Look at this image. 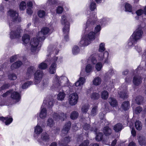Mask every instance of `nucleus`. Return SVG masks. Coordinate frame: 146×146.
Segmentation results:
<instances>
[{
    "label": "nucleus",
    "instance_id": "f257e3e1",
    "mask_svg": "<svg viewBox=\"0 0 146 146\" xmlns=\"http://www.w3.org/2000/svg\"><path fill=\"white\" fill-rule=\"evenodd\" d=\"M8 16L10 17L8 19V23L11 32L10 33V37L11 39L18 38L20 37L21 32L20 28L15 31L14 24L20 22L21 18L18 17V14L15 11L10 9L8 12Z\"/></svg>",
    "mask_w": 146,
    "mask_h": 146
},
{
    "label": "nucleus",
    "instance_id": "f03ea898",
    "mask_svg": "<svg viewBox=\"0 0 146 146\" xmlns=\"http://www.w3.org/2000/svg\"><path fill=\"white\" fill-rule=\"evenodd\" d=\"M90 23V21L88 20L87 21L86 24L84 25V27L86 26L84 34L82 35L79 44V46H88L90 43L91 40L95 39L94 34L91 31L90 32L89 30L90 28L91 29H92V23H90V25H89Z\"/></svg>",
    "mask_w": 146,
    "mask_h": 146
},
{
    "label": "nucleus",
    "instance_id": "7ed1b4c3",
    "mask_svg": "<svg viewBox=\"0 0 146 146\" xmlns=\"http://www.w3.org/2000/svg\"><path fill=\"white\" fill-rule=\"evenodd\" d=\"M62 57H54L51 60L48 58L45 62L39 64L38 65V68L40 69L44 70L47 68L48 64H51L49 71L50 74H54L56 72L57 64L62 62Z\"/></svg>",
    "mask_w": 146,
    "mask_h": 146
},
{
    "label": "nucleus",
    "instance_id": "20e7f679",
    "mask_svg": "<svg viewBox=\"0 0 146 146\" xmlns=\"http://www.w3.org/2000/svg\"><path fill=\"white\" fill-rule=\"evenodd\" d=\"M71 84L66 76H62L59 77L55 75L52 81V87L56 90H59L63 87L70 86Z\"/></svg>",
    "mask_w": 146,
    "mask_h": 146
},
{
    "label": "nucleus",
    "instance_id": "39448f33",
    "mask_svg": "<svg viewBox=\"0 0 146 146\" xmlns=\"http://www.w3.org/2000/svg\"><path fill=\"white\" fill-rule=\"evenodd\" d=\"M143 32L142 27L139 25L137 29L133 33L128 40L127 46L129 48L132 47L142 37Z\"/></svg>",
    "mask_w": 146,
    "mask_h": 146
},
{
    "label": "nucleus",
    "instance_id": "423d86ee",
    "mask_svg": "<svg viewBox=\"0 0 146 146\" xmlns=\"http://www.w3.org/2000/svg\"><path fill=\"white\" fill-rule=\"evenodd\" d=\"M71 18L70 15L66 14L62 16L61 21V24L64 25L63 31L64 35V38L67 41L69 39L68 34L69 31L70 25L69 22L71 21Z\"/></svg>",
    "mask_w": 146,
    "mask_h": 146
},
{
    "label": "nucleus",
    "instance_id": "0eeeda50",
    "mask_svg": "<svg viewBox=\"0 0 146 146\" xmlns=\"http://www.w3.org/2000/svg\"><path fill=\"white\" fill-rule=\"evenodd\" d=\"M42 36L40 37V36H37L36 38H33L31 39L30 43L31 46V49L32 52H34L40 50V48L37 47L39 42L42 41L45 39V37Z\"/></svg>",
    "mask_w": 146,
    "mask_h": 146
},
{
    "label": "nucleus",
    "instance_id": "6e6552de",
    "mask_svg": "<svg viewBox=\"0 0 146 146\" xmlns=\"http://www.w3.org/2000/svg\"><path fill=\"white\" fill-rule=\"evenodd\" d=\"M105 50V44L104 43H101L99 45V51L101 53L98 55V60L99 61H102L104 58L105 59L104 63H108V58L109 54L108 52L107 51H105L104 53H102Z\"/></svg>",
    "mask_w": 146,
    "mask_h": 146
},
{
    "label": "nucleus",
    "instance_id": "1a4fd4ad",
    "mask_svg": "<svg viewBox=\"0 0 146 146\" xmlns=\"http://www.w3.org/2000/svg\"><path fill=\"white\" fill-rule=\"evenodd\" d=\"M96 13H95L94 15H92L91 16L90 15H89L88 16V17L89 18L88 19V20L87 21L89 20L90 21V23H89V25H90V23H92V29H90V28L89 29V31H90H90H91L94 34V36H95V35H96V33H98V34H100V31L101 30V27L100 26V24H99L98 25H97L95 27V29H94V31L95 33H94L92 31V30L93 29V25H94V24L96 23V19L97 18V16L96 15Z\"/></svg>",
    "mask_w": 146,
    "mask_h": 146
},
{
    "label": "nucleus",
    "instance_id": "9d476101",
    "mask_svg": "<svg viewBox=\"0 0 146 146\" xmlns=\"http://www.w3.org/2000/svg\"><path fill=\"white\" fill-rule=\"evenodd\" d=\"M44 75V74L42 71L39 70H37L34 75V84L35 85L39 84L42 80Z\"/></svg>",
    "mask_w": 146,
    "mask_h": 146
},
{
    "label": "nucleus",
    "instance_id": "9b49d317",
    "mask_svg": "<svg viewBox=\"0 0 146 146\" xmlns=\"http://www.w3.org/2000/svg\"><path fill=\"white\" fill-rule=\"evenodd\" d=\"M78 100V96L76 93L71 94L69 96L68 101L71 106H74L76 104Z\"/></svg>",
    "mask_w": 146,
    "mask_h": 146
},
{
    "label": "nucleus",
    "instance_id": "f8f14e48",
    "mask_svg": "<svg viewBox=\"0 0 146 146\" xmlns=\"http://www.w3.org/2000/svg\"><path fill=\"white\" fill-rule=\"evenodd\" d=\"M11 98L15 103H17L21 100V95L20 93L11 90Z\"/></svg>",
    "mask_w": 146,
    "mask_h": 146
},
{
    "label": "nucleus",
    "instance_id": "ddd939ff",
    "mask_svg": "<svg viewBox=\"0 0 146 146\" xmlns=\"http://www.w3.org/2000/svg\"><path fill=\"white\" fill-rule=\"evenodd\" d=\"M53 30V29H52V27L50 30L48 28L46 27H43L42 29L40 32L38 33L37 36H40V37H42V36L44 37V35L48 34H50L52 32Z\"/></svg>",
    "mask_w": 146,
    "mask_h": 146
},
{
    "label": "nucleus",
    "instance_id": "4468645a",
    "mask_svg": "<svg viewBox=\"0 0 146 146\" xmlns=\"http://www.w3.org/2000/svg\"><path fill=\"white\" fill-rule=\"evenodd\" d=\"M53 117L55 120L58 121L61 120L63 121L64 119L66 118V114L61 112H59L58 113H54L53 115Z\"/></svg>",
    "mask_w": 146,
    "mask_h": 146
},
{
    "label": "nucleus",
    "instance_id": "2eb2a0df",
    "mask_svg": "<svg viewBox=\"0 0 146 146\" xmlns=\"http://www.w3.org/2000/svg\"><path fill=\"white\" fill-rule=\"evenodd\" d=\"M85 82L86 79L82 77H80L79 78L78 80L73 84V87H79L80 88V91L82 89V87L81 86L83 85Z\"/></svg>",
    "mask_w": 146,
    "mask_h": 146
},
{
    "label": "nucleus",
    "instance_id": "dca6fc26",
    "mask_svg": "<svg viewBox=\"0 0 146 146\" xmlns=\"http://www.w3.org/2000/svg\"><path fill=\"white\" fill-rule=\"evenodd\" d=\"M57 1L56 0H48L44 7V8H51L56 7Z\"/></svg>",
    "mask_w": 146,
    "mask_h": 146
},
{
    "label": "nucleus",
    "instance_id": "f3484780",
    "mask_svg": "<svg viewBox=\"0 0 146 146\" xmlns=\"http://www.w3.org/2000/svg\"><path fill=\"white\" fill-rule=\"evenodd\" d=\"M71 123L70 121H68L66 123L64 126L62 131L61 135L63 136L64 135L67 134L70 128Z\"/></svg>",
    "mask_w": 146,
    "mask_h": 146
},
{
    "label": "nucleus",
    "instance_id": "a211bd4d",
    "mask_svg": "<svg viewBox=\"0 0 146 146\" xmlns=\"http://www.w3.org/2000/svg\"><path fill=\"white\" fill-rule=\"evenodd\" d=\"M35 70V68L33 66H30L26 74V80L29 79L32 76L34 71Z\"/></svg>",
    "mask_w": 146,
    "mask_h": 146
},
{
    "label": "nucleus",
    "instance_id": "6ab92c4d",
    "mask_svg": "<svg viewBox=\"0 0 146 146\" xmlns=\"http://www.w3.org/2000/svg\"><path fill=\"white\" fill-rule=\"evenodd\" d=\"M41 139L42 141L45 142L46 145L51 141L49 135L46 133H43L42 134Z\"/></svg>",
    "mask_w": 146,
    "mask_h": 146
},
{
    "label": "nucleus",
    "instance_id": "aec40b11",
    "mask_svg": "<svg viewBox=\"0 0 146 146\" xmlns=\"http://www.w3.org/2000/svg\"><path fill=\"white\" fill-rule=\"evenodd\" d=\"M48 99L46 98L44 100L43 103L42 104V106L45 108H49L52 107L53 106V102L52 100H49L48 103H47Z\"/></svg>",
    "mask_w": 146,
    "mask_h": 146
},
{
    "label": "nucleus",
    "instance_id": "412c9836",
    "mask_svg": "<svg viewBox=\"0 0 146 146\" xmlns=\"http://www.w3.org/2000/svg\"><path fill=\"white\" fill-rule=\"evenodd\" d=\"M47 115L46 108L42 106L41 108V111L39 113V117L41 119H45Z\"/></svg>",
    "mask_w": 146,
    "mask_h": 146
},
{
    "label": "nucleus",
    "instance_id": "4be33fe9",
    "mask_svg": "<svg viewBox=\"0 0 146 146\" xmlns=\"http://www.w3.org/2000/svg\"><path fill=\"white\" fill-rule=\"evenodd\" d=\"M43 131L42 127L38 123L37 125L34 127V135H39Z\"/></svg>",
    "mask_w": 146,
    "mask_h": 146
},
{
    "label": "nucleus",
    "instance_id": "5701e85b",
    "mask_svg": "<svg viewBox=\"0 0 146 146\" xmlns=\"http://www.w3.org/2000/svg\"><path fill=\"white\" fill-rule=\"evenodd\" d=\"M125 89H123L122 92L120 91V89L118 90V93L119 94L120 97L122 98H124L127 97V86H126L124 88Z\"/></svg>",
    "mask_w": 146,
    "mask_h": 146
},
{
    "label": "nucleus",
    "instance_id": "b1692460",
    "mask_svg": "<svg viewBox=\"0 0 146 146\" xmlns=\"http://www.w3.org/2000/svg\"><path fill=\"white\" fill-rule=\"evenodd\" d=\"M109 21L110 19L109 18L106 17H103L98 21V23L101 25L102 26H104L108 24Z\"/></svg>",
    "mask_w": 146,
    "mask_h": 146
},
{
    "label": "nucleus",
    "instance_id": "393cba45",
    "mask_svg": "<svg viewBox=\"0 0 146 146\" xmlns=\"http://www.w3.org/2000/svg\"><path fill=\"white\" fill-rule=\"evenodd\" d=\"M23 63L21 61H18L13 64L11 66V69L12 70L17 68L19 67Z\"/></svg>",
    "mask_w": 146,
    "mask_h": 146
},
{
    "label": "nucleus",
    "instance_id": "a878e982",
    "mask_svg": "<svg viewBox=\"0 0 146 146\" xmlns=\"http://www.w3.org/2000/svg\"><path fill=\"white\" fill-rule=\"evenodd\" d=\"M94 66L90 64H88L86 66L85 70L87 73H90L93 70Z\"/></svg>",
    "mask_w": 146,
    "mask_h": 146
},
{
    "label": "nucleus",
    "instance_id": "bb28decb",
    "mask_svg": "<svg viewBox=\"0 0 146 146\" xmlns=\"http://www.w3.org/2000/svg\"><path fill=\"white\" fill-rule=\"evenodd\" d=\"M138 139L140 145L146 146V139L144 137L139 136Z\"/></svg>",
    "mask_w": 146,
    "mask_h": 146
},
{
    "label": "nucleus",
    "instance_id": "cd10ccee",
    "mask_svg": "<svg viewBox=\"0 0 146 146\" xmlns=\"http://www.w3.org/2000/svg\"><path fill=\"white\" fill-rule=\"evenodd\" d=\"M30 37L27 34H24L22 38V40L23 43L24 44H26L29 42Z\"/></svg>",
    "mask_w": 146,
    "mask_h": 146
},
{
    "label": "nucleus",
    "instance_id": "c85d7f7f",
    "mask_svg": "<svg viewBox=\"0 0 146 146\" xmlns=\"http://www.w3.org/2000/svg\"><path fill=\"white\" fill-rule=\"evenodd\" d=\"M97 129L96 130V132H94L96 134L95 139L97 141H100L102 140L103 138V135L102 133L99 132L97 133Z\"/></svg>",
    "mask_w": 146,
    "mask_h": 146
},
{
    "label": "nucleus",
    "instance_id": "c756f323",
    "mask_svg": "<svg viewBox=\"0 0 146 146\" xmlns=\"http://www.w3.org/2000/svg\"><path fill=\"white\" fill-rule=\"evenodd\" d=\"M90 1L89 8L90 10L93 11L96 10V5L95 2L92 1V0H90Z\"/></svg>",
    "mask_w": 146,
    "mask_h": 146
},
{
    "label": "nucleus",
    "instance_id": "7c9ffc66",
    "mask_svg": "<svg viewBox=\"0 0 146 146\" xmlns=\"http://www.w3.org/2000/svg\"><path fill=\"white\" fill-rule=\"evenodd\" d=\"M108 102L110 105L112 107H116L117 105V102L116 100L114 98H109L108 99Z\"/></svg>",
    "mask_w": 146,
    "mask_h": 146
},
{
    "label": "nucleus",
    "instance_id": "2f4dec72",
    "mask_svg": "<svg viewBox=\"0 0 146 146\" xmlns=\"http://www.w3.org/2000/svg\"><path fill=\"white\" fill-rule=\"evenodd\" d=\"M123 125L120 123H118L115 125L113 127V129L116 132L120 131L122 129Z\"/></svg>",
    "mask_w": 146,
    "mask_h": 146
},
{
    "label": "nucleus",
    "instance_id": "473e14b6",
    "mask_svg": "<svg viewBox=\"0 0 146 146\" xmlns=\"http://www.w3.org/2000/svg\"><path fill=\"white\" fill-rule=\"evenodd\" d=\"M129 107V103L128 101H125L123 102L121 106V108L124 110H128Z\"/></svg>",
    "mask_w": 146,
    "mask_h": 146
},
{
    "label": "nucleus",
    "instance_id": "72a5a7b5",
    "mask_svg": "<svg viewBox=\"0 0 146 146\" xmlns=\"http://www.w3.org/2000/svg\"><path fill=\"white\" fill-rule=\"evenodd\" d=\"M103 131L104 135L106 136L109 135L112 132L111 129L108 127H104Z\"/></svg>",
    "mask_w": 146,
    "mask_h": 146
},
{
    "label": "nucleus",
    "instance_id": "f704fd0d",
    "mask_svg": "<svg viewBox=\"0 0 146 146\" xmlns=\"http://www.w3.org/2000/svg\"><path fill=\"white\" fill-rule=\"evenodd\" d=\"M71 138L69 136H67L61 139V141L59 143H68L71 141Z\"/></svg>",
    "mask_w": 146,
    "mask_h": 146
},
{
    "label": "nucleus",
    "instance_id": "c9c22d12",
    "mask_svg": "<svg viewBox=\"0 0 146 146\" xmlns=\"http://www.w3.org/2000/svg\"><path fill=\"white\" fill-rule=\"evenodd\" d=\"M83 128L85 130H87L90 129L91 131H94V132H96V129L93 128L92 127L91 128L90 125L86 123H84V125L83 126Z\"/></svg>",
    "mask_w": 146,
    "mask_h": 146
},
{
    "label": "nucleus",
    "instance_id": "e433bc0d",
    "mask_svg": "<svg viewBox=\"0 0 146 146\" xmlns=\"http://www.w3.org/2000/svg\"><path fill=\"white\" fill-rule=\"evenodd\" d=\"M101 78L99 77H97L94 79L93 81V84L95 86H98L101 84Z\"/></svg>",
    "mask_w": 146,
    "mask_h": 146
},
{
    "label": "nucleus",
    "instance_id": "4c0bfd02",
    "mask_svg": "<svg viewBox=\"0 0 146 146\" xmlns=\"http://www.w3.org/2000/svg\"><path fill=\"white\" fill-rule=\"evenodd\" d=\"M136 13L137 16H139L142 15L143 13L146 15V6L144 9V11L142 9L137 10L136 11Z\"/></svg>",
    "mask_w": 146,
    "mask_h": 146
},
{
    "label": "nucleus",
    "instance_id": "58836bf2",
    "mask_svg": "<svg viewBox=\"0 0 146 146\" xmlns=\"http://www.w3.org/2000/svg\"><path fill=\"white\" fill-rule=\"evenodd\" d=\"M135 126L137 130H140L142 128V123L139 120L136 121L135 122Z\"/></svg>",
    "mask_w": 146,
    "mask_h": 146
},
{
    "label": "nucleus",
    "instance_id": "ea45409f",
    "mask_svg": "<svg viewBox=\"0 0 146 146\" xmlns=\"http://www.w3.org/2000/svg\"><path fill=\"white\" fill-rule=\"evenodd\" d=\"M83 139V137L82 135H77L74 139V141L77 143L78 144Z\"/></svg>",
    "mask_w": 146,
    "mask_h": 146
},
{
    "label": "nucleus",
    "instance_id": "a19ab883",
    "mask_svg": "<svg viewBox=\"0 0 146 146\" xmlns=\"http://www.w3.org/2000/svg\"><path fill=\"white\" fill-rule=\"evenodd\" d=\"M66 94L63 92H60L59 93L57 96V99L58 100L62 101L65 97Z\"/></svg>",
    "mask_w": 146,
    "mask_h": 146
},
{
    "label": "nucleus",
    "instance_id": "79ce46f5",
    "mask_svg": "<svg viewBox=\"0 0 146 146\" xmlns=\"http://www.w3.org/2000/svg\"><path fill=\"white\" fill-rule=\"evenodd\" d=\"M90 106L88 104H85L82 107L81 110L83 113H86L88 111Z\"/></svg>",
    "mask_w": 146,
    "mask_h": 146
},
{
    "label": "nucleus",
    "instance_id": "37998d69",
    "mask_svg": "<svg viewBox=\"0 0 146 146\" xmlns=\"http://www.w3.org/2000/svg\"><path fill=\"white\" fill-rule=\"evenodd\" d=\"M96 60L95 57H94L93 55L91 56L89 58L88 60V62L89 63L91 62L93 64H94L97 62Z\"/></svg>",
    "mask_w": 146,
    "mask_h": 146
},
{
    "label": "nucleus",
    "instance_id": "c03bdc74",
    "mask_svg": "<svg viewBox=\"0 0 146 146\" xmlns=\"http://www.w3.org/2000/svg\"><path fill=\"white\" fill-rule=\"evenodd\" d=\"M108 93L107 91L104 90L101 94V97L102 99L104 100L107 99L108 97Z\"/></svg>",
    "mask_w": 146,
    "mask_h": 146
},
{
    "label": "nucleus",
    "instance_id": "a18cd8bd",
    "mask_svg": "<svg viewBox=\"0 0 146 146\" xmlns=\"http://www.w3.org/2000/svg\"><path fill=\"white\" fill-rule=\"evenodd\" d=\"M80 52L79 47L77 46H74L72 49V52L74 55L78 54Z\"/></svg>",
    "mask_w": 146,
    "mask_h": 146
},
{
    "label": "nucleus",
    "instance_id": "49530a36",
    "mask_svg": "<svg viewBox=\"0 0 146 146\" xmlns=\"http://www.w3.org/2000/svg\"><path fill=\"white\" fill-rule=\"evenodd\" d=\"M108 109V107H106V106L105 107V108L103 112H100L99 114V117L101 119H103L105 115L108 112L107 109Z\"/></svg>",
    "mask_w": 146,
    "mask_h": 146
},
{
    "label": "nucleus",
    "instance_id": "de8ad7c7",
    "mask_svg": "<svg viewBox=\"0 0 146 146\" xmlns=\"http://www.w3.org/2000/svg\"><path fill=\"white\" fill-rule=\"evenodd\" d=\"M54 125V122L52 118H50L48 119L47 121V125L48 126L50 127H52Z\"/></svg>",
    "mask_w": 146,
    "mask_h": 146
},
{
    "label": "nucleus",
    "instance_id": "09e8293b",
    "mask_svg": "<svg viewBox=\"0 0 146 146\" xmlns=\"http://www.w3.org/2000/svg\"><path fill=\"white\" fill-rule=\"evenodd\" d=\"M100 97V95L99 94L97 93H93L91 96V98L94 100H96L98 99Z\"/></svg>",
    "mask_w": 146,
    "mask_h": 146
},
{
    "label": "nucleus",
    "instance_id": "8fccbe9b",
    "mask_svg": "<svg viewBox=\"0 0 146 146\" xmlns=\"http://www.w3.org/2000/svg\"><path fill=\"white\" fill-rule=\"evenodd\" d=\"M78 116V113L77 111H74L71 113L70 117L71 119H74L77 118Z\"/></svg>",
    "mask_w": 146,
    "mask_h": 146
},
{
    "label": "nucleus",
    "instance_id": "3c124183",
    "mask_svg": "<svg viewBox=\"0 0 146 146\" xmlns=\"http://www.w3.org/2000/svg\"><path fill=\"white\" fill-rule=\"evenodd\" d=\"M125 11L129 12H131L132 11V6L126 3L125 5Z\"/></svg>",
    "mask_w": 146,
    "mask_h": 146
},
{
    "label": "nucleus",
    "instance_id": "603ef678",
    "mask_svg": "<svg viewBox=\"0 0 146 146\" xmlns=\"http://www.w3.org/2000/svg\"><path fill=\"white\" fill-rule=\"evenodd\" d=\"M113 71L112 69L109 70L108 72H107L105 76V77L106 78H110L113 75Z\"/></svg>",
    "mask_w": 146,
    "mask_h": 146
},
{
    "label": "nucleus",
    "instance_id": "864d4df0",
    "mask_svg": "<svg viewBox=\"0 0 146 146\" xmlns=\"http://www.w3.org/2000/svg\"><path fill=\"white\" fill-rule=\"evenodd\" d=\"M143 98L141 96H139L136 97L135 100L136 103L138 105L140 104L143 101Z\"/></svg>",
    "mask_w": 146,
    "mask_h": 146
},
{
    "label": "nucleus",
    "instance_id": "5fc2aeb1",
    "mask_svg": "<svg viewBox=\"0 0 146 146\" xmlns=\"http://www.w3.org/2000/svg\"><path fill=\"white\" fill-rule=\"evenodd\" d=\"M97 107L95 106L92 110L91 114L92 116H94L96 115L98 111Z\"/></svg>",
    "mask_w": 146,
    "mask_h": 146
},
{
    "label": "nucleus",
    "instance_id": "6e6d98bb",
    "mask_svg": "<svg viewBox=\"0 0 146 146\" xmlns=\"http://www.w3.org/2000/svg\"><path fill=\"white\" fill-rule=\"evenodd\" d=\"M33 83L32 82L30 81H28L24 84L22 86V88L23 89H25L27 88Z\"/></svg>",
    "mask_w": 146,
    "mask_h": 146
},
{
    "label": "nucleus",
    "instance_id": "4d7b16f0",
    "mask_svg": "<svg viewBox=\"0 0 146 146\" xmlns=\"http://www.w3.org/2000/svg\"><path fill=\"white\" fill-rule=\"evenodd\" d=\"M8 78L11 80H15L17 79V76L15 74L12 73L8 75Z\"/></svg>",
    "mask_w": 146,
    "mask_h": 146
},
{
    "label": "nucleus",
    "instance_id": "13d9d810",
    "mask_svg": "<svg viewBox=\"0 0 146 146\" xmlns=\"http://www.w3.org/2000/svg\"><path fill=\"white\" fill-rule=\"evenodd\" d=\"M5 76L3 72L0 69V84L1 83V82L4 80L5 79Z\"/></svg>",
    "mask_w": 146,
    "mask_h": 146
},
{
    "label": "nucleus",
    "instance_id": "bf43d9fd",
    "mask_svg": "<svg viewBox=\"0 0 146 146\" xmlns=\"http://www.w3.org/2000/svg\"><path fill=\"white\" fill-rule=\"evenodd\" d=\"M103 66V65L102 63L100 62H98L96 64L95 68L97 70L100 71L101 70Z\"/></svg>",
    "mask_w": 146,
    "mask_h": 146
},
{
    "label": "nucleus",
    "instance_id": "052dcab7",
    "mask_svg": "<svg viewBox=\"0 0 146 146\" xmlns=\"http://www.w3.org/2000/svg\"><path fill=\"white\" fill-rule=\"evenodd\" d=\"M26 7V3L24 1H22L20 5H19V8L20 10H23L25 9Z\"/></svg>",
    "mask_w": 146,
    "mask_h": 146
},
{
    "label": "nucleus",
    "instance_id": "680f3d73",
    "mask_svg": "<svg viewBox=\"0 0 146 146\" xmlns=\"http://www.w3.org/2000/svg\"><path fill=\"white\" fill-rule=\"evenodd\" d=\"M13 119L11 117H6V119L5 121V124L6 125L10 124L13 121Z\"/></svg>",
    "mask_w": 146,
    "mask_h": 146
},
{
    "label": "nucleus",
    "instance_id": "e2e57ef3",
    "mask_svg": "<svg viewBox=\"0 0 146 146\" xmlns=\"http://www.w3.org/2000/svg\"><path fill=\"white\" fill-rule=\"evenodd\" d=\"M38 15L40 17L42 18L45 16V13L44 11L40 10L38 11Z\"/></svg>",
    "mask_w": 146,
    "mask_h": 146
},
{
    "label": "nucleus",
    "instance_id": "0e129e2a",
    "mask_svg": "<svg viewBox=\"0 0 146 146\" xmlns=\"http://www.w3.org/2000/svg\"><path fill=\"white\" fill-rule=\"evenodd\" d=\"M142 110V108L139 106L135 108L134 111V112L136 114H138L140 113Z\"/></svg>",
    "mask_w": 146,
    "mask_h": 146
},
{
    "label": "nucleus",
    "instance_id": "69168bd1",
    "mask_svg": "<svg viewBox=\"0 0 146 146\" xmlns=\"http://www.w3.org/2000/svg\"><path fill=\"white\" fill-rule=\"evenodd\" d=\"M56 11L57 13L61 14L63 11V8L62 6H58L56 8Z\"/></svg>",
    "mask_w": 146,
    "mask_h": 146
},
{
    "label": "nucleus",
    "instance_id": "338daca9",
    "mask_svg": "<svg viewBox=\"0 0 146 146\" xmlns=\"http://www.w3.org/2000/svg\"><path fill=\"white\" fill-rule=\"evenodd\" d=\"M10 84H4L0 88V90H3L8 88Z\"/></svg>",
    "mask_w": 146,
    "mask_h": 146
},
{
    "label": "nucleus",
    "instance_id": "774afa93",
    "mask_svg": "<svg viewBox=\"0 0 146 146\" xmlns=\"http://www.w3.org/2000/svg\"><path fill=\"white\" fill-rule=\"evenodd\" d=\"M11 90H10L3 94L2 95L3 97L5 98L9 96L10 94H11Z\"/></svg>",
    "mask_w": 146,
    "mask_h": 146
}]
</instances>
